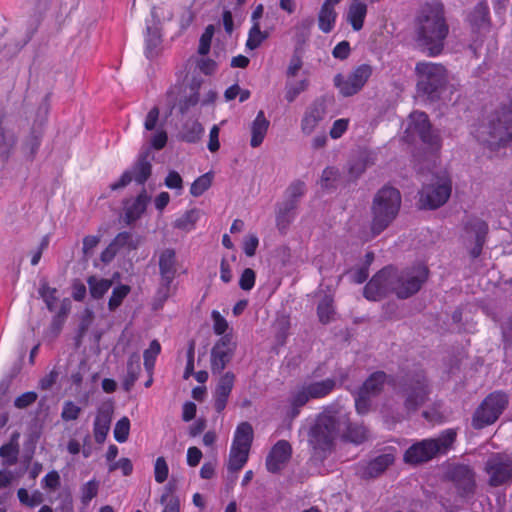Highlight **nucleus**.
I'll list each match as a JSON object with an SVG mask.
<instances>
[{
  "label": "nucleus",
  "instance_id": "58",
  "mask_svg": "<svg viewBox=\"0 0 512 512\" xmlns=\"http://www.w3.org/2000/svg\"><path fill=\"white\" fill-rule=\"evenodd\" d=\"M213 35H214V26L208 25L200 37L199 47H198V53L200 55L204 56V55L208 54V52L210 50Z\"/></svg>",
  "mask_w": 512,
  "mask_h": 512
},
{
  "label": "nucleus",
  "instance_id": "60",
  "mask_svg": "<svg viewBox=\"0 0 512 512\" xmlns=\"http://www.w3.org/2000/svg\"><path fill=\"white\" fill-rule=\"evenodd\" d=\"M160 503L164 505L162 512H179V500L172 495L170 489L161 496Z\"/></svg>",
  "mask_w": 512,
  "mask_h": 512
},
{
  "label": "nucleus",
  "instance_id": "49",
  "mask_svg": "<svg viewBox=\"0 0 512 512\" xmlns=\"http://www.w3.org/2000/svg\"><path fill=\"white\" fill-rule=\"evenodd\" d=\"M161 351L160 343L157 340H153L149 348L144 351L143 358H144V366L145 369L148 372H152L155 366V361L157 356L159 355Z\"/></svg>",
  "mask_w": 512,
  "mask_h": 512
},
{
  "label": "nucleus",
  "instance_id": "21",
  "mask_svg": "<svg viewBox=\"0 0 512 512\" xmlns=\"http://www.w3.org/2000/svg\"><path fill=\"white\" fill-rule=\"evenodd\" d=\"M395 461L392 453H384L372 459L367 463L360 464L358 474L365 479L375 478L381 475Z\"/></svg>",
  "mask_w": 512,
  "mask_h": 512
},
{
  "label": "nucleus",
  "instance_id": "15",
  "mask_svg": "<svg viewBox=\"0 0 512 512\" xmlns=\"http://www.w3.org/2000/svg\"><path fill=\"white\" fill-rule=\"evenodd\" d=\"M371 75L372 67L368 64H362L347 75L337 74L334 77V85L338 88L341 95L349 97L357 94Z\"/></svg>",
  "mask_w": 512,
  "mask_h": 512
},
{
  "label": "nucleus",
  "instance_id": "40",
  "mask_svg": "<svg viewBox=\"0 0 512 512\" xmlns=\"http://www.w3.org/2000/svg\"><path fill=\"white\" fill-rule=\"evenodd\" d=\"M141 371L139 356L134 354L130 356L127 362V372L123 380V388L125 391H130L134 383L139 377Z\"/></svg>",
  "mask_w": 512,
  "mask_h": 512
},
{
  "label": "nucleus",
  "instance_id": "18",
  "mask_svg": "<svg viewBox=\"0 0 512 512\" xmlns=\"http://www.w3.org/2000/svg\"><path fill=\"white\" fill-rule=\"evenodd\" d=\"M449 478L461 499H468L474 495L476 489L475 473L469 466L456 465L452 467Z\"/></svg>",
  "mask_w": 512,
  "mask_h": 512
},
{
  "label": "nucleus",
  "instance_id": "55",
  "mask_svg": "<svg viewBox=\"0 0 512 512\" xmlns=\"http://www.w3.org/2000/svg\"><path fill=\"white\" fill-rule=\"evenodd\" d=\"M130 431V421L127 417H123L117 421L114 428V438L119 443L127 441Z\"/></svg>",
  "mask_w": 512,
  "mask_h": 512
},
{
  "label": "nucleus",
  "instance_id": "56",
  "mask_svg": "<svg viewBox=\"0 0 512 512\" xmlns=\"http://www.w3.org/2000/svg\"><path fill=\"white\" fill-rule=\"evenodd\" d=\"M169 475V467L164 457L156 458L154 463V478L159 484L164 483Z\"/></svg>",
  "mask_w": 512,
  "mask_h": 512
},
{
  "label": "nucleus",
  "instance_id": "48",
  "mask_svg": "<svg viewBox=\"0 0 512 512\" xmlns=\"http://www.w3.org/2000/svg\"><path fill=\"white\" fill-rule=\"evenodd\" d=\"M203 133V126L198 121H192L184 125L183 139L186 142L195 143L200 140Z\"/></svg>",
  "mask_w": 512,
  "mask_h": 512
},
{
  "label": "nucleus",
  "instance_id": "6",
  "mask_svg": "<svg viewBox=\"0 0 512 512\" xmlns=\"http://www.w3.org/2000/svg\"><path fill=\"white\" fill-rule=\"evenodd\" d=\"M455 440V430L447 429L437 438H427L413 443L405 451L403 460L410 465L428 462L440 454H446Z\"/></svg>",
  "mask_w": 512,
  "mask_h": 512
},
{
  "label": "nucleus",
  "instance_id": "11",
  "mask_svg": "<svg viewBox=\"0 0 512 512\" xmlns=\"http://www.w3.org/2000/svg\"><path fill=\"white\" fill-rule=\"evenodd\" d=\"M26 120L18 115H5L0 119V160L8 161L15 153L18 136Z\"/></svg>",
  "mask_w": 512,
  "mask_h": 512
},
{
  "label": "nucleus",
  "instance_id": "34",
  "mask_svg": "<svg viewBox=\"0 0 512 512\" xmlns=\"http://www.w3.org/2000/svg\"><path fill=\"white\" fill-rule=\"evenodd\" d=\"M253 436L252 425L248 422H241L236 427L231 445L250 450L253 442Z\"/></svg>",
  "mask_w": 512,
  "mask_h": 512
},
{
  "label": "nucleus",
  "instance_id": "24",
  "mask_svg": "<svg viewBox=\"0 0 512 512\" xmlns=\"http://www.w3.org/2000/svg\"><path fill=\"white\" fill-rule=\"evenodd\" d=\"M468 20L474 33L485 36L490 32L489 8L487 4H477L469 14Z\"/></svg>",
  "mask_w": 512,
  "mask_h": 512
},
{
  "label": "nucleus",
  "instance_id": "30",
  "mask_svg": "<svg viewBox=\"0 0 512 512\" xmlns=\"http://www.w3.org/2000/svg\"><path fill=\"white\" fill-rule=\"evenodd\" d=\"M389 376L383 371L372 373L369 378L363 383L359 389L362 394H367L370 397L378 395L385 384L389 383Z\"/></svg>",
  "mask_w": 512,
  "mask_h": 512
},
{
  "label": "nucleus",
  "instance_id": "57",
  "mask_svg": "<svg viewBox=\"0 0 512 512\" xmlns=\"http://www.w3.org/2000/svg\"><path fill=\"white\" fill-rule=\"evenodd\" d=\"M295 213L294 211H287L284 204H282V207L279 209L277 216H276V222L277 227L280 231H284L287 229V227L290 225V223L294 220Z\"/></svg>",
  "mask_w": 512,
  "mask_h": 512
},
{
  "label": "nucleus",
  "instance_id": "14",
  "mask_svg": "<svg viewBox=\"0 0 512 512\" xmlns=\"http://www.w3.org/2000/svg\"><path fill=\"white\" fill-rule=\"evenodd\" d=\"M49 105L44 101L37 109L36 119L31 127L30 133L25 137L20 147L22 157L26 160H33L41 145L42 126L47 119Z\"/></svg>",
  "mask_w": 512,
  "mask_h": 512
},
{
  "label": "nucleus",
  "instance_id": "36",
  "mask_svg": "<svg viewBox=\"0 0 512 512\" xmlns=\"http://www.w3.org/2000/svg\"><path fill=\"white\" fill-rule=\"evenodd\" d=\"M111 243L113 246H115L118 253L121 251L130 252L132 250H136L139 247L141 238L139 236L133 235L130 232L124 231L118 233L116 237L111 241Z\"/></svg>",
  "mask_w": 512,
  "mask_h": 512
},
{
  "label": "nucleus",
  "instance_id": "20",
  "mask_svg": "<svg viewBox=\"0 0 512 512\" xmlns=\"http://www.w3.org/2000/svg\"><path fill=\"white\" fill-rule=\"evenodd\" d=\"M160 109L154 106L147 113L144 120V129L146 132L155 131L147 139L151 147L155 150L163 149L168 141V135L164 125L159 123Z\"/></svg>",
  "mask_w": 512,
  "mask_h": 512
},
{
  "label": "nucleus",
  "instance_id": "13",
  "mask_svg": "<svg viewBox=\"0 0 512 512\" xmlns=\"http://www.w3.org/2000/svg\"><path fill=\"white\" fill-rule=\"evenodd\" d=\"M406 133L412 138L418 136L432 151L436 152L441 148L439 132L432 129L428 116L424 112L414 111L410 114Z\"/></svg>",
  "mask_w": 512,
  "mask_h": 512
},
{
  "label": "nucleus",
  "instance_id": "4",
  "mask_svg": "<svg viewBox=\"0 0 512 512\" xmlns=\"http://www.w3.org/2000/svg\"><path fill=\"white\" fill-rule=\"evenodd\" d=\"M338 424L336 412L327 409L317 415L314 423L309 428L308 443L314 455L318 458H326L332 450L339 432Z\"/></svg>",
  "mask_w": 512,
  "mask_h": 512
},
{
  "label": "nucleus",
  "instance_id": "46",
  "mask_svg": "<svg viewBox=\"0 0 512 512\" xmlns=\"http://www.w3.org/2000/svg\"><path fill=\"white\" fill-rule=\"evenodd\" d=\"M39 294L45 302L49 311H54L58 302L57 289L50 287L47 282H43L39 288Z\"/></svg>",
  "mask_w": 512,
  "mask_h": 512
},
{
  "label": "nucleus",
  "instance_id": "39",
  "mask_svg": "<svg viewBox=\"0 0 512 512\" xmlns=\"http://www.w3.org/2000/svg\"><path fill=\"white\" fill-rule=\"evenodd\" d=\"M150 198L145 191L140 193L137 198L126 208V218L129 223L136 221L145 212Z\"/></svg>",
  "mask_w": 512,
  "mask_h": 512
},
{
  "label": "nucleus",
  "instance_id": "22",
  "mask_svg": "<svg viewBox=\"0 0 512 512\" xmlns=\"http://www.w3.org/2000/svg\"><path fill=\"white\" fill-rule=\"evenodd\" d=\"M234 381L235 375L232 372H226L220 377L213 394L214 408L218 413L225 409Z\"/></svg>",
  "mask_w": 512,
  "mask_h": 512
},
{
  "label": "nucleus",
  "instance_id": "28",
  "mask_svg": "<svg viewBox=\"0 0 512 512\" xmlns=\"http://www.w3.org/2000/svg\"><path fill=\"white\" fill-rule=\"evenodd\" d=\"M311 399L310 394L308 393V390L305 386V384L301 386L295 387L291 392L289 396V404L290 408L287 412V415L290 418H296L299 413L300 409Z\"/></svg>",
  "mask_w": 512,
  "mask_h": 512
},
{
  "label": "nucleus",
  "instance_id": "61",
  "mask_svg": "<svg viewBox=\"0 0 512 512\" xmlns=\"http://www.w3.org/2000/svg\"><path fill=\"white\" fill-rule=\"evenodd\" d=\"M120 469L124 476L131 475L133 471V464L129 458H120L118 461H113L108 465V471L114 472Z\"/></svg>",
  "mask_w": 512,
  "mask_h": 512
},
{
  "label": "nucleus",
  "instance_id": "64",
  "mask_svg": "<svg viewBox=\"0 0 512 512\" xmlns=\"http://www.w3.org/2000/svg\"><path fill=\"white\" fill-rule=\"evenodd\" d=\"M60 475L57 471H50L41 481V485L44 489L56 490L60 487Z\"/></svg>",
  "mask_w": 512,
  "mask_h": 512
},
{
  "label": "nucleus",
  "instance_id": "52",
  "mask_svg": "<svg viewBox=\"0 0 512 512\" xmlns=\"http://www.w3.org/2000/svg\"><path fill=\"white\" fill-rule=\"evenodd\" d=\"M339 170L335 167H327L323 170L320 179V185L324 189H330L336 186L339 180Z\"/></svg>",
  "mask_w": 512,
  "mask_h": 512
},
{
  "label": "nucleus",
  "instance_id": "43",
  "mask_svg": "<svg viewBox=\"0 0 512 512\" xmlns=\"http://www.w3.org/2000/svg\"><path fill=\"white\" fill-rule=\"evenodd\" d=\"M269 37L267 31H262L260 23L252 24L246 41V48L249 50H255Z\"/></svg>",
  "mask_w": 512,
  "mask_h": 512
},
{
  "label": "nucleus",
  "instance_id": "38",
  "mask_svg": "<svg viewBox=\"0 0 512 512\" xmlns=\"http://www.w3.org/2000/svg\"><path fill=\"white\" fill-rule=\"evenodd\" d=\"M249 452V449H244L231 445L227 466L228 470L230 472H237L241 470L248 461Z\"/></svg>",
  "mask_w": 512,
  "mask_h": 512
},
{
  "label": "nucleus",
  "instance_id": "33",
  "mask_svg": "<svg viewBox=\"0 0 512 512\" xmlns=\"http://www.w3.org/2000/svg\"><path fill=\"white\" fill-rule=\"evenodd\" d=\"M305 192L306 185L301 180H296L288 186L285 192L286 199L283 202L287 211H295L300 198L305 194Z\"/></svg>",
  "mask_w": 512,
  "mask_h": 512
},
{
  "label": "nucleus",
  "instance_id": "3",
  "mask_svg": "<svg viewBox=\"0 0 512 512\" xmlns=\"http://www.w3.org/2000/svg\"><path fill=\"white\" fill-rule=\"evenodd\" d=\"M475 137L490 150L512 144V99L489 116L488 123L477 129Z\"/></svg>",
  "mask_w": 512,
  "mask_h": 512
},
{
  "label": "nucleus",
  "instance_id": "42",
  "mask_svg": "<svg viewBox=\"0 0 512 512\" xmlns=\"http://www.w3.org/2000/svg\"><path fill=\"white\" fill-rule=\"evenodd\" d=\"M87 283L89 285L90 294L95 299L102 298L112 286L111 280L97 276H90L87 279Z\"/></svg>",
  "mask_w": 512,
  "mask_h": 512
},
{
  "label": "nucleus",
  "instance_id": "1",
  "mask_svg": "<svg viewBox=\"0 0 512 512\" xmlns=\"http://www.w3.org/2000/svg\"><path fill=\"white\" fill-rule=\"evenodd\" d=\"M429 270L424 264L398 271L392 266L385 267L376 273L364 287V297L378 301L394 293L397 297L406 299L417 293L427 280Z\"/></svg>",
  "mask_w": 512,
  "mask_h": 512
},
{
  "label": "nucleus",
  "instance_id": "63",
  "mask_svg": "<svg viewBox=\"0 0 512 512\" xmlns=\"http://www.w3.org/2000/svg\"><path fill=\"white\" fill-rule=\"evenodd\" d=\"M80 412L81 408L79 406L71 401H68L65 402L63 406L61 417L65 421L76 420L79 417Z\"/></svg>",
  "mask_w": 512,
  "mask_h": 512
},
{
  "label": "nucleus",
  "instance_id": "2",
  "mask_svg": "<svg viewBox=\"0 0 512 512\" xmlns=\"http://www.w3.org/2000/svg\"><path fill=\"white\" fill-rule=\"evenodd\" d=\"M414 32L418 46L428 56L440 55L449 34L443 4L438 1L425 3L415 18Z\"/></svg>",
  "mask_w": 512,
  "mask_h": 512
},
{
  "label": "nucleus",
  "instance_id": "19",
  "mask_svg": "<svg viewBox=\"0 0 512 512\" xmlns=\"http://www.w3.org/2000/svg\"><path fill=\"white\" fill-rule=\"evenodd\" d=\"M236 343L229 335L221 337L211 350V370L215 374L221 373L231 361Z\"/></svg>",
  "mask_w": 512,
  "mask_h": 512
},
{
  "label": "nucleus",
  "instance_id": "25",
  "mask_svg": "<svg viewBox=\"0 0 512 512\" xmlns=\"http://www.w3.org/2000/svg\"><path fill=\"white\" fill-rule=\"evenodd\" d=\"M466 231L469 234H473L475 237V244L471 248L470 254L473 258H477L482 252L488 226L483 220L474 218L467 223Z\"/></svg>",
  "mask_w": 512,
  "mask_h": 512
},
{
  "label": "nucleus",
  "instance_id": "62",
  "mask_svg": "<svg viewBox=\"0 0 512 512\" xmlns=\"http://www.w3.org/2000/svg\"><path fill=\"white\" fill-rule=\"evenodd\" d=\"M256 281V273L251 268H246L243 270L240 279H239V286L244 291H250Z\"/></svg>",
  "mask_w": 512,
  "mask_h": 512
},
{
  "label": "nucleus",
  "instance_id": "7",
  "mask_svg": "<svg viewBox=\"0 0 512 512\" xmlns=\"http://www.w3.org/2000/svg\"><path fill=\"white\" fill-rule=\"evenodd\" d=\"M415 73L418 93L430 100L438 99L448 81L446 68L442 64L422 61L416 64Z\"/></svg>",
  "mask_w": 512,
  "mask_h": 512
},
{
  "label": "nucleus",
  "instance_id": "23",
  "mask_svg": "<svg viewBox=\"0 0 512 512\" xmlns=\"http://www.w3.org/2000/svg\"><path fill=\"white\" fill-rule=\"evenodd\" d=\"M291 456V446L285 440L278 441L266 459V467L272 473L279 472Z\"/></svg>",
  "mask_w": 512,
  "mask_h": 512
},
{
  "label": "nucleus",
  "instance_id": "16",
  "mask_svg": "<svg viewBox=\"0 0 512 512\" xmlns=\"http://www.w3.org/2000/svg\"><path fill=\"white\" fill-rule=\"evenodd\" d=\"M485 472L490 486L504 485L512 480V459L500 453L494 454L487 460Z\"/></svg>",
  "mask_w": 512,
  "mask_h": 512
},
{
  "label": "nucleus",
  "instance_id": "10",
  "mask_svg": "<svg viewBox=\"0 0 512 512\" xmlns=\"http://www.w3.org/2000/svg\"><path fill=\"white\" fill-rule=\"evenodd\" d=\"M158 267L160 282L156 293L157 300L163 304L173 292V281L177 275L178 262L176 251L172 248H165L158 254Z\"/></svg>",
  "mask_w": 512,
  "mask_h": 512
},
{
  "label": "nucleus",
  "instance_id": "31",
  "mask_svg": "<svg viewBox=\"0 0 512 512\" xmlns=\"http://www.w3.org/2000/svg\"><path fill=\"white\" fill-rule=\"evenodd\" d=\"M334 4L324 1L318 14V26L323 33H330L336 24L337 12Z\"/></svg>",
  "mask_w": 512,
  "mask_h": 512
},
{
  "label": "nucleus",
  "instance_id": "8",
  "mask_svg": "<svg viewBox=\"0 0 512 512\" xmlns=\"http://www.w3.org/2000/svg\"><path fill=\"white\" fill-rule=\"evenodd\" d=\"M430 386L422 370L407 375L402 385L404 408L407 413L417 411L428 399Z\"/></svg>",
  "mask_w": 512,
  "mask_h": 512
},
{
  "label": "nucleus",
  "instance_id": "41",
  "mask_svg": "<svg viewBox=\"0 0 512 512\" xmlns=\"http://www.w3.org/2000/svg\"><path fill=\"white\" fill-rule=\"evenodd\" d=\"M310 85L308 78L300 80L288 79L285 84V99L292 103L303 92H305Z\"/></svg>",
  "mask_w": 512,
  "mask_h": 512
},
{
  "label": "nucleus",
  "instance_id": "9",
  "mask_svg": "<svg viewBox=\"0 0 512 512\" xmlns=\"http://www.w3.org/2000/svg\"><path fill=\"white\" fill-rule=\"evenodd\" d=\"M451 191V179L447 172L443 171L434 175L431 183L423 186L420 192L419 203L423 208H439L448 201Z\"/></svg>",
  "mask_w": 512,
  "mask_h": 512
},
{
  "label": "nucleus",
  "instance_id": "59",
  "mask_svg": "<svg viewBox=\"0 0 512 512\" xmlns=\"http://www.w3.org/2000/svg\"><path fill=\"white\" fill-rule=\"evenodd\" d=\"M19 501L29 507L37 506L42 501V496L39 492H35L32 495L24 488H20L17 492Z\"/></svg>",
  "mask_w": 512,
  "mask_h": 512
},
{
  "label": "nucleus",
  "instance_id": "12",
  "mask_svg": "<svg viewBox=\"0 0 512 512\" xmlns=\"http://www.w3.org/2000/svg\"><path fill=\"white\" fill-rule=\"evenodd\" d=\"M508 404V397L502 392L489 394L477 408L472 419L475 429H482L493 424Z\"/></svg>",
  "mask_w": 512,
  "mask_h": 512
},
{
  "label": "nucleus",
  "instance_id": "35",
  "mask_svg": "<svg viewBox=\"0 0 512 512\" xmlns=\"http://www.w3.org/2000/svg\"><path fill=\"white\" fill-rule=\"evenodd\" d=\"M111 416L107 410H99L94 421V438L97 443H103L110 429Z\"/></svg>",
  "mask_w": 512,
  "mask_h": 512
},
{
  "label": "nucleus",
  "instance_id": "32",
  "mask_svg": "<svg viewBox=\"0 0 512 512\" xmlns=\"http://www.w3.org/2000/svg\"><path fill=\"white\" fill-rule=\"evenodd\" d=\"M367 15V5L361 0H353L348 8L347 21L351 24L353 30L362 29Z\"/></svg>",
  "mask_w": 512,
  "mask_h": 512
},
{
  "label": "nucleus",
  "instance_id": "50",
  "mask_svg": "<svg viewBox=\"0 0 512 512\" xmlns=\"http://www.w3.org/2000/svg\"><path fill=\"white\" fill-rule=\"evenodd\" d=\"M98 490H99V482L96 479H92V480L86 482L85 484H83L80 488L81 503L84 506L89 505L91 500L97 496Z\"/></svg>",
  "mask_w": 512,
  "mask_h": 512
},
{
  "label": "nucleus",
  "instance_id": "37",
  "mask_svg": "<svg viewBox=\"0 0 512 512\" xmlns=\"http://www.w3.org/2000/svg\"><path fill=\"white\" fill-rule=\"evenodd\" d=\"M305 386L311 399H319L330 394L334 390L336 382L334 379L328 378L318 382L305 383Z\"/></svg>",
  "mask_w": 512,
  "mask_h": 512
},
{
  "label": "nucleus",
  "instance_id": "51",
  "mask_svg": "<svg viewBox=\"0 0 512 512\" xmlns=\"http://www.w3.org/2000/svg\"><path fill=\"white\" fill-rule=\"evenodd\" d=\"M130 287L128 285H119L115 287L112 291V295L108 302L109 310L114 311L117 309L124 298L130 293Z\"/></svg>",
  "mask_w": 512,
  "mask_h": 512
},
{
  "label": "nucleus",
  "instance_id": "47",
  "mask_svg": "<svg viewBox=\"0 0 512 512\" xmlns=\"http://www.w3.org/2000/svg\"><path fill=\"white\" fill-rule=\"evenodd\" d=\"M213 180V174L211 172H207L201 176H199L191 185L190 193L194 197L201 196L205 191H207Z\"/></svg>",
  "mask_w": 512,
  "mask_h": 512
},
{
  "label": "nucleus",
  "instance_id": "29",
  "mask_svg": "<svg viewBox=\"0 0 512 512\" xmlns=\"http://www.w3.org/2000/svg\"><path fill=\"white\" fill-rule=\"evenodd\" d=\"M161 33L158 23L147 25V33L145 36V55L148 59L158 56L161 45Z\"/></svg>",
  "mask_w": 512,
  "mask_h": 512
},
{
  "label": "nucleus",
  "instance_id": "44",
  "mask_svg": "<svg viewBox=\"0 0 512 512\" xmlns=\"http://www.w3.org/2000/svg\"><path fill=\"white\" fill-rule=\"evenodd\" d=\"M344 438L354 444H362L369 438L366 427L360 424H349L344 434Z\"/></svg>",
  "mask_w": 512,
  "mask_h": 512
},
{
  "label": "nucleus",
  "instance_id": "26",
  "mask_svg": "<svg viewBox=\"0 0 512 512\" xmlns=\"http://www.w3.org/2000/svg\"><path fill=\"white\" fill-rule=\"evenodd\" d=\"M325 109L322 104L314 103L305 112L301 121V130L304 134L310 135L318 123L324 118Z\"/></svg>",
  "mask_w": 512,
  "mask_h": 512
},
{
  "label": "nucleus",
  "instance_id": "17",
  "mask_svg": "<svg viewBox=\"0 0 512 512\" xmlns=\"http://www.w3.org/2000/svg\"><path fill=\"white\" fill-rule=\"evenodd\" d=\"M148 152L141 153L130 170H126L118 181L112 183L110 188L118 190L127 186L132 180L138 184H144L151 175L152 165L148 159Z\"/></svg>",
  "mask_w": 512,
  "mask_h": 512
},
{
  "label": "nucleus",
  "instance_id": "53",
  "mask_svg": "<svg viewBox=\"0 0 512 512\" xmlns=\"http://www.w3.org/2000/svg\"><path fill=\"white\" fill-rule=\"evenodd\" d=\"M198 219L197 211L189 210L175 221V227L181 230L190 231Z\"/></svg>",
  "mask_w": 512,
  "mask_h": 512
},
{
  "label": "nucleus",
  "instance_id": "54",
  "mask_svg": "<svg viewBox=\"0 0 512 512\" xmlns=\"http://www.w3.org/2000/svg\"><path fill=\"white\" fill-rule=\"evenodd\" d=\"M18 446L12 442L0 447V457L4 459L6 465H13L17 462Z\"/></svg>",
  "mask_w": 512,
  "mask_h": 512
},
{
  "label": "nucleus",
  "instance_id": "27",
  "mask_svg": "<svg viewBox=\"0 0 512 512\" xmlns=\"http://www.w3.org/2000/svg\"><path fill=\"white\" fill-rule=\"evenodd\" d=\"M269 125L270 122L265 117L264 112L260 110L251 124V147L257 148L263 143Z\"/></svg>",
  "mask_w": 512,
  "mask_h": 512
},
{
  "label": "nucleus",
  "instance_id": "45",
  "mask_svg": "<svg viewBox=\"0 0 512 512\" xmlns=\"http://www.w3.org/2000/svg\"><path fill=\"white\" fill-rule=\"evenodd\" d=\"M334 312L333 298L329 295H326L319 302L317 307L319 320L324 324L329 323L332 320Z\"/></svg>",
  "mask_w": 512,
  "mask_h": 512
},
{
  "label": "nucleus",
  "instance_id": "5",
  "mask_svg": "<svg viewBox=\"0 0 512 512\" xmlns=\"http://www.w3.org/2000/svg\"><path fill=\"white\" fill-rule=\"evenodd\" d=\"M400 206L401 194L396 188L384 186L376 193L371 208L373 236L379 235L395 220Z\"/></svg>",
  "mask_w": 512,
  "mask_h": 512
}]
</instances>
